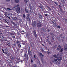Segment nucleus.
<instances>
[{"label": "nucleus", "mask_w": 67, "mask_h": 67, "mask_svg": "<svg viewBox=\"0 0 67 67\" xmlns=\"http://www.w3.org/2000/svg\"><path fill=\"white\" fill-rule=\"evenodd\" d=\"M54 59V60L55 62H57V59Z\"/></svg>", "instance_id": "nucleus-35"}, {"label": "nucleus", "mask_w": 67, "mask_h": 67, "mask_svg": "<svg viewBox=\"0 0 67 67\" xmlns=\"http://www.w3.org/2000/svg\"><path fill=\"white\" fill-rule=\"evenodd\" d=\"M59 58H60V59H59V60H60H60H62L63 58L60 57V56Z\"/></svg>", "instance_id": "nucleus-20"}, {"label": "nucleus", "mask_w": 67, "mask_h": 67, "mask_svg": "<svg viewBox=\"0 0 67 67\" xmlns=\"http://www.w3.org/2000/svg\"><path fill=\"white\" fill-rule=\"evenodd\" d=\"M63 51H64V49L62 48L60 51V52H62Z\"/></svg>", "instance_id": "nucleus-24"}, {"label": "nucleus", "mask_w": 67, "mask_h": 67, "mask_svg": "<svg viewBox=\"0 0 67 67\" xmlns=\"http://www.w3.org/2000/svg\"><path fill=\"white\" fill-rule=\"evenodd\" d=\"M25 2H26V3H27L28 2H29V0H25Z\"/></svg>", "instance_id": "nucleus-29"}, {"label": "nucleus", "mask_w": 67, "mask_h": 67, "mask_svg": "<svg viewBox=\"0 0 67 67\" xmlns=\"http://www.w3.org/2000/svg\"><path fill=\"white\" fill-rule=\"evenodd\" d=\"M57 27H58V28H60V26H58Z\"/></svg>", "instance_id": "nucleus-54"}, {"label": "nucleus", "mask_w": 67, "mask_h": 67, "mask_svg": "<svg viewBox=\"0 0 67 67\" xmlns=\"http://www.w3.org/2000/svg\"><path fill=\"white\" fill-rule=\"evenodd\" d=\"M37 21L39 23H41V20L40 19L39 20H37Z\"/></svg>", "instance_id": "nucleus-25"}, {"label": "nucleus", "mask_w": 67, "mask_h": 67, "mask_svg": "<svg viewBox=\"0 0 67 67\" xmlns=\"http://www.w3.org/2000/svg\"><path fill=\"white\" fill-rule=\"evenodd\" d=\"M38 15L39 18L40 19H43V16L42 15L40 14H38Z\"/></svg>", "instance_id": "nucleus-8"}, {"label": "nucleus", "mask_w": 67, "mask_h": 67, "mask_svg": "<svg viewBox=\"0 0 67 67\" xmlns=\"http://www.w3.org/2000/svg\"><path fill=\"white\" fill-rule=\"evenodd\" d=\"M39 54L40 55V56H42V53L41 52L39 53Z\"/></svg>", "instance_id": "nucleus-23"}, {"label": "nucleus", "mask_w": 67, "mask_h": 67, "mask_svg": "<svg viewBox=\"0 0 67 67\" xmlns=\"http://www.w3.org/2000/svg\"><path fill=\"white\" fill-rule=\"evenodd\" d=\"M54 3H55L56 5H58V4L57 3H56V2H54Z\"/></svg>", "instance_id": "nucleus-32"}, {"label": "nucleus", "mask_w": 67, "mask_h": 67, "mask_svg": "<svg viewBox=\"0 0 67 67\" xmlns=\"http://www.w3.org/2000/svg\"><path fill=\"white\" fill-rule=\"evenodd\" d=\"M45 15V16H47V14H44Z\"/></svg>", "instance_id": "nucleus-62"}, {"label": "nucleus", "mask_w": 67, "mask_h": 67, "mask_svg": "<svg viewBox=\"0 0 67 67\" xmlns=\"http://www.w3.org/2000/svg\"><path fill=\"white\" fill-rule=\"evenodd\" d=\"M52 20H53V21L55 20H54V19H55V18H54V17H52Z\"/></svg>", "instance_id": "nucleus-34"}, {"label": "nucleus", "mask_w": 67, "mask_h": 67, "mask_svg": "<svg viewBox=\"0 0 67 67\" xmlns=\"http://www.w3.org/2000/svg\"><path fill=\"white\" fill-rule=\"evenodd\" d=\"M47 38L48 39H49V36H47Z\"/></svg>", "instance_id": "nucleus-60"}, {"label": "nucleus", "mask_w": 67, "mask_h": 67, "mask_svg": "<svg viewBox=\"0 0 67 67\" xmlns=\"http://www.w3.org/2000/svg\"><path fill=\"white\" fill-rule=\"evenodd\" d=\"M50 34L52 36H53V37H54V36H55V35H54V34L52 33H51Z\"/></svg>", "instance_id": "nucleus-13"}, {"label": "nucleus", "mask_w": 67, "mask_h": 67, "mask_svg": "<svg viewBox=\"0 0 67 67\" xmlns=\"http://www.w3.org/2000/svg\"><path fill=\"white\" fill-rule=\"evenodd\" d=\"M33 60L32 59H31V63H33Z\"/></svg>", "instance_id": "nucleus-43"}, {"label": "nucleus", "mask_w": 67, "mask_h": 67, "mask_svg": "<svg viewBox=\"0 0 67 67\" xmlns=\"http://www.w3.org/2000/svg\"><path fill=\"white\" fill-rule=\"evenodd\" d=\"M12 19H13V20H15V19H14V18H13V17H11Z\"/></svg>", "instance_id": "nucleus-46"}, {"label": "nucleus", "mask_w": 67, "mask_h": 67, "mask_svg": "<svg viewBox=\"0 0 67 67\" xmlns=\"http://www.w3.org/2000/svg\"><path fill=\"white\" fill-rule=\"evenodd\" d=\"M7 9L8 10H11V9H10V8H7Z\"/></svg>", "instance_id": "nucleus-49"}, {"label": "nucleus", "mask_w": 67, "mask_h": 67, "mask_svg": "<svg viewBox=\"0 0 67 67\" xmlns=\"http://www.w3.org/2000/svg\"><path fill=\"white\" fill-rule=\"evenodd\" d=\"M52 62H55V60H54V59H53L52 60Z\"/></svg>", "instance_id": "nucleus-50"}, {"label": "nucleus", "mask_w": 67, "mask_h": 67, "mask_svg": "<svg viewBox=\"0 0 67 67\" xmlns=\"http://www.w3.org/2000/svg\"><path fill=\"white\" fill-rule=\"evenodd\" d=\"M61 1L62 2H63V3H64V2H65V1H64V0H61Z\"/></svg>", "instance_id": "nucleus-31"}, {"label": "nucleus", "mask_w": 67, "mask_h": 67, "mask_svg": "<svg viewBox=\"0 0 67 67\" xmlns=\"http://www.w3.org/2000/svg\"><path fill=\"white\" fill-rule=\"evenodd\" d=\"M65 51H67V48H64Z\"/></svg>", "instance_id": "nucleus-37"}, {"label": "nucleus", "mask_w": 67, "mask_h": 67, "mask_svg": "<svg viewBox=\"0 0 67 67\" xmlns=\"http://www.w3.org/2000/svg\"><path fill=\"white\" fill-rule=\"evenodd\" d=\"M12 37H13V38H15V36H12Z\"/></svg>", "instance_id": "nucleus-58"}, {"label": "nucleus", "mask_w": 67, "mask_h": 67, "mask_svg": "<svg viewBox=\"0 0 67 67\" xmlns=\"http://www.w3.org/2000/svg\"><path fill=\"white\" fill-rule=\"evenodd\" d=\"M41 59L42 61V62H43V59L41 58Z\"/></svg>", "instance_id": "nucleus-64"}, {"label": "nucleus", "mask_w": 67, "mask_h": 67, "mask_svg": "<svg viewBox=\"0 0 67 67\" xmlns=\"http://www.w3.org/2000/svg\"><path fill=\"white\" fill-rule=\"evenodd\" d=\"M5 27H9V26H6Z\"/></svg>", "instance_id": "nucleus-52"}, {"label": "nucleus", "mask_w": 67, "mask_h": 67, "mask_svg": "<svg viewBox=\"0 0 67 67\" xmlns=\"http://www.w3.org/2000/svg\"><path fill=\"white\" fill-rule=\"evenodd\" d=\"M27 18V20L28 21H30V17Z\"/></svg>", "instance_id": "nucleus-21"}, {"label": "nucleus", "mask_w": 67, "mask_h": 67, "mask_svg": "<svg viewBox=\"0 0 67 67\" xmlns=\"http://www.w3.org/2000/svg\"><path fill=\"white\" fill-rule=\"evenodd\" d=\"M64 48H67V44H65Z\"/></svg>", "instance_id": "nucleus-22"}, {"label": "nucleus", "mask_w": 67, "mask_h": 67, "mask_svg": "<svg viewBox=\"0 0 67 67\" xmlns=\"http://www.w3.org/2000/svg\"><path fill=\"white\" fill-rule=\"evenodd\" d=\"M14 19L15 20H17V18H16V17H15L14 18Z\"/></svg>", "instance_id": "nucleus-63"}, {"label": "nucleus", "mask_w": 67, "mask_h": 67, "mask_svg": "<svg viewBox=\"0 0 67 67\" xmlns=\"http://www.w3.org/2000/svg\"><path fill=\"white\" fill-rule=\"evenodd\" d=\"M52 56L53 57H54L55 58H57L58 57H57V55H56V54H54V55H53Z\"/></svg>", "instance_id": "nucleus-12"}, {"label": "nucleus", "mask_w": 67, "mask_h": 67, "mask_svg": "<svg viewBox=\"0 0 67 67\" xmlns=\"http://www.w3.org/2000/svg\"><path fill=\"white\" fill-rule=\"evenodd\" d=\"M16 11L18 14L20 13V8L18 7L16 10Z\"/></svg>", "instance_id": "nucleus-3"}, {"label": "nucleus", "mask_w": 67, "mask_h": 67, "mask_svg": "<svg viewBox=\"0 0 67 67\" xmlns=\"http://www.w3.org/2000/svg\"><path fill=\"white\" fill-rule=\"evenodd\" d=\"M28 14L30 15H31V13H28Z\"/></svg>", "instance_id": "nucleus-42"}, {"label": "nucleus", "mask_w": 67, "mask_h": 67, "mask_svg": "<svg viewBox=\"0 0 67 67\" xmlns=\"http://www.w3.org/2000/svg\"><path fill=\"white\" fill-rule=\"evenodd\" d=\"M11 22H12V23L13 24V23H14L13 22V21H11Z\"/></svg>", "instance_id": "nucleus-61"}, {"label": "nucleus", "mask_w": 67, "mask_h": 67, "mask_svg": "<svg viewBox=\"0 0 67 67\" xmlns=\"http://www.w3.org/2000/svg\"><path fill=\"white\" fill-rule=\"evenodd\" d=\"M19 4L16 5V7H19Z\"/></svg>", "instance_id": "nucleus-48"}, {"label": "nucleus", "mask_w": 67, "mask_h": 67, "mask_svg": "<svg viewBox=\"0 0 67 67\" xmlns=\"http://www.w3.org/2000/svg\"><path fill=\"white\" fill-rule=\"evenodd\" d=\"M15 2L16 3H18V2H19V0H15Z\"/></svg>", "instance_id": "nucleus-15"}, {"label": "nucleus", "mask_w": 67, "mask_h": 67, "mask_svg": "<svg viewBox=\"0 0 67 67\" xmlns=\"http://www.w3.org/2000/svg\"><path fill=\"white\" fill-rule=\"evenodd\" d=\"M52 40H54V38L53 37H52Z\"/></svg>", "instance_id": "nucleus-51"}, {"label": "nucleus", "mask_w": 67, "mask_h": 67, "mask_svg": "<svg viewBox=\"0 0 67 67\" xmlns=\"http://www.w3.org/2000/svg\"><path fill=\"white\" fill-rule=\"evenodd\" d=\"M4 41H7V39H4Z\"/></svg>", "instance_id": "nucleus-47"}, {"label": "nucleus", "mask_w": 67, "mask_h": 67, "mask_svg": "<svg viewBox=\"0 0 67 67\" xmlns=\"http://www.w3.org/2000/svg\"><path fill=\"white\" fill-rule=\"evenodd\" d=\"M2 51L4 53L5 52L4 51V50L3 49H2Z\"/></svg>", "instance_id": "nucleus-41"}, {"label": "nucleus", "mask_w": 67, "mask_h": 67, "mask_svg": "<svg viewBox=\"0 0 67 67\" xmlns=\"http://www.w3.org/2000/svg\"><path fill=\"white\" fill-rule=\"evenodd\" d=\"M28 55H30L31 57H32V54H33V52H32V50L31 49L30 52L29 50V49H28Z\"/></svg>", "instance_id": "nucleus-2"}, {"label": "nucleus", "mask_w": 67, "mask_h": 67, "mask_svg": "<svg viewBox=\"0 0 67 67\" xmlns=\"http://www.w3.org/2000/svg\"><path fill=\"white\" fill-rule=\"evenodd\" d=\"M47 54H50V52H49L47 51Z\"/></svg>", "instance_id": "nucleus-40"}, {"label": "nucleus", "mask_w": 67, "mask_h": 67, "mask_svg": "<svg viewBox=\"0 0 67 67\" xmlns=\"http://www.w3.org/2000/svg\"><path fill=\"white\" fill-rule=\"evenodd\" d=\"M4 54H7L8 53V52H4Z\"/></svg>", "instance_id": "nucleus-56"}, {"label": "nucleus", "mask_w": 67, "mask_h": 67, "mask_svg": "<svg viewBox=\"0 0 67 67\" xmlns=\"http://www.w3.org/2000/svg\"><path fill=\"white\" fill-rule=\"evenodd\" d=\"M42 24L37 23V26L38 28H39V27H42Z\"/></svg>", "instance_id": "nucleus-6"}, {"label": "nucleus", "mask_w": 67, "mask_h": 67, "mask_svg": "<svg viewBox=\"0 0 67 67\" xmlns=\"http://www.w3.org/2000/svg\"><path fill=\"white\" fill-rule=\"evenodd\" d=\"M27 18H30L29 17V15L28 14L27 15Z\"/></svg>", "instance_id": "nucleus-30"}, {"label": "nucleus", "mask_w": 67, "mask_h": 67, "mask_svg": "<svg viewBox=\"0 0 67 67\" xmlns=\"http://www.w3.org/2000/svg\"><path fill=\"white\" fill-rule=\"evenodd\" d=\"M7 43H8V44H10V42L8 41L7 42Z\"/></svg>", "instance_id": "nucleus-55"}, {"label": "nucleus", "mask_w": 67, "mask_h": 67, "mask_svg": "<svg viewBox=\"0 0 67 67\" xmlns=\"http://www.w3.org/2000/svg\"><path fill=\"white\" fill-rule=\"evenodd\" d=\"M25 12L26 13H28V10H27V9L26 8H25Z\"/></svg>", "instance_id": "nucleus-14"}, {"label": "nucleus", "mask_w": 67, "mask_h": 67, "mask_svg": "<svg viewBox=\"0 0 67 67\" xmlns=\"http://www.w3.org/2000/svg\"><path fill=\"white\" fill-rule=\"evenodd\" d=\"M34 60H36V62H38L39 61V60H38V58L37 57H36L35 59Z\"/></svg>", "instance_id": "nucleus-9"}, {"label": "nucleus", "mask_w": 67, "mask_h": 67, "mask_svg": "<svg viewBox=\"0 0 67 67\" xmlns=\"http://www.w3.org/2000/svg\"><path fill=\"white\" fill-rule=\"evenodd\" d=\"M24 57H25L26 56V54L25 53L24 54Z\"/></svg>", "instance_id": "nucleus-53"}, {"label": "nucleus", "mask_w": 67, "mask_h": 67, "mask_svg": "<svg viewBox=\"0 0 67 67\" xmlns=\"http://www.w3.org/2000/svg\"><path fill=\"white\" fill-rule=\"evenodd\" d=\"M29 7L30 9V12L32 14H33L34 12H33V10H32V7H31V5H29Z\"/></svg>", "instance_id": "nucleus-4"}, {"label": "nucleus", "mask_w": 67, "mask_h": 67, "mask_svg": "<svg viewBox=\"0 0 67 67\" xmlns=\"http://www.w3.org/2000/svg\"><path fill=\"white\" fill-rule=\"evenodd\" d=\"M37 65L36 64H35L33 65V66L32 67H37Z\"/></svg>", "instance_id": "nucleus-17"}, {"label": "nucleus", "mask_w": 67, "mask_h": 67, "mask_svg": "<svg viewBox=\"0 0 67 67\" xmlns=\"http://www.w3.org/2000/svg\"><path fill=\"white\" fill-rule=\"evenodd\" d=\"M41 30L42 31H43V32H46V29L43 28L41 29Z\"/></svg>", "instance_id": "nucleus-11"}, {"label": "nucleus", "mask_w": 67, "mask_h": 67, "mask_svg": "<svg viewBox=\"0 0 67 67\" xmlns=\"http://www.w3.org/2000/svg\"><path fill=\"white\" fill-rule=\"evenodd\" d=\"M40 8L41 9H43V7L42 5L40 4V6H39Z\"/></svg>", "instance_id": "nucleus-16"}, {"label": "nucleus", "mask_w": 67, "mask_h": 67, "mask_svg": "<svg viewBox=\"0 0 67 67\" xmlns=\"http://www.w3.org/2000/svg\"><path fill=\"white\" fill-rule=\"evenodd\" d=\"M58 7H59L61 12H63V10H62V7H61V6H60V5H58Z\"/></svg>", "instance_id": "nucleus-10"}, {"label": "nucleus", "mask_w": 67, "mask_h": 67, "mask_svg": "<svg viewBox=\"0 0 67 67\" xmlns=\"http://www.w3.org/2000/svg\"><path fill=\"white\" fill-rule=\"evenodd\" d=\"M8 65L10 66V67L11 66V64L10 63H9Z\"/></svg>", "instance_id": "nucleus-44"}, {"label": "nucleus", "mask_w": 67, "mask_h": 67, "mask_svg": "<svg viewBox=\"0 0 67 67\" xmlns=\"http://www.w3.org/2000/svg\"><path fill=\"white\" fill-rule=\"evenodd\" d=\"M34 34V36H35L36 38H37V34L36 33V31L35 30L33 31Z\"/></svg>", "instance_id": "nucleus-7"}, {"label": "nucleus", "mask_w": 67, "mask_h": 67, "mask_svg": "<svg viewBox=\"0 0 67 67\" xmlns=\"http://www.w3.org/2000/svg\"><path fill=\"white\" fill-rule=\"evenodd\" d=\"M37 23L36 21H32V26L34 27H36V26Z\"/></svg>", "instance_id": "nucleus-1"}, {"label": "nucleus", "mask_w": 67, "mask_h": 67, "mask_svg": "<svg viewBox=\"0 0 67 67\" xmlns=\"http://www.w3.org/2000/svg\"><path fill=\"white\" fill-rule=\"evenodd\" d=\"M62 47L60 46V44L58 45V46L57 48V50L58 51H60L61 49V48Z\"/></svg>", "instance_id": "nucleus-5"}, {"label": "nucleus", "mask_w": 67, "mask_h": 67, "mask_svg": "<svg viewBox=\"0 0 67 67\" xmlns=\"http://www.w3.org/2000/svg\"><path fill=\"white\" fill-rule=\"evenodd\" d=\"M20 45V43H19L18 44V46H19Z\"/></svg>", "instance_id": "nucleus-57"}, {"label": "nucleus", "mask_w": 67, "mask_h": 67, "mask_svg": "<svg viewBox=\"0 0 67 67\" xmlns=\"http://www.w3.org/2000/svg\"><path fill=\"white\" fill-rule=\"evenodd\" d=\"M4 20L6 22L5 23L8 24H9V21H7V20L5 19V20Z\"/></svg>", "instance_id": "nucleus-18"}, {"label": "nucleus", "mask_w": 67, "mask_h": 67, "mask_svg": "<svg viewBox=\"0 0 67 67\" xmlns=\"http://www.w3.org/2000/svg\"><path fill=\"white\" fill-rule=\"evenodd\" d=\"M23 17H24V18H25V14H23Z\"/></svg>", "instance_id": "nucleus-33"}, {"label": "nucleus", "mask_w": 67, "mask_h": 67, "mask_svg": "<svg viewBox=\"0 0 67 67\" xmlns=\"http://www.w3.org/2000/svg\"><path fill=\"white\" fill-rule=\"evenodd\" d=\"M10 58L12 60H13V57L12 56L10 57Z\"/></svg>", "instance_id": "nucleus-36"}, {"label": "nucleus", "mask_w": 67, "mask_h": 67, "mask_svg": "<svg viewBox=\"0 0 67 67\" xmlns=\"http://www.w3.org/2000/svg\"><path fill=\"white\" fill-rule=\"evenodd\" d=\"M48 8V9H49V10H50V11H52V10H51V8H50V7H49L48 6L47 7Z\"/></svg>", "instance_id": "nucleus-28"}, {"label": "nucleus", "mask_w": 67, "mask_h": 67, "mask_svg": "<svg viewBox=\"0 0 67 67\" xmlns=\"http://www.w3.org/2000/svg\"><path fill=\"white\" fill-rule=\"evenodd\" d=\"M41 52H42V53H44V50L43 48H41Z\"/></svg>", "instance_id": "nucleus-19"}, {"label": "nucleus", "mask_w": 67, "mask_h": 67, "mask_svg": "<svg viewBox=\"0 0 67 67\" xmlns=\"http://www.w3.org/2000/svg\"><path fill=\"white\" fill-rule=\"evenodd\" d=\"M10 60V62H8L9 63H12V61H11V60Z\"/></svg>", "instance_id": "nucleus-39"}, {"label": "nucleus", "mask_w": 67, "mask_h": 67, "mask_svg": "<svg viewBox=\"0 0 67 67\" xmlns=\"http://www.w3.org/2000/svg\"><path fill=\"white\" fill-rule=\"evenodd\" d=\"M48 42L50 44H51V42L50 41H48Z\"/></svg>", "instance_id": "nucleus-38"}, {"label": "nucleus", "mask_w": 67, "mask_h": 67, "mask_svg": "<svg viewBox=\"0 0 67 67\" xmlns=\"http://www.w3.org/2000/svg\"><path fill=\"white\" fill-rule=\"evenodd\" d=\"M0 38H4V37L1 35L0 36Z\"/></svg>", "instance_id": "nucleus-26"}, {"label": "nucleus", "mask_w": 67, "mask_h": 67, "mask_svg": "<svg viewBox=\"0 0 67 67\" xmlns=\"http://www.w3.org/2000/svg\"><path fill=\"white\" fill-rule=\"evenodd\" d=\"M5 52H7V51H8V49H5Z\"/></svg>", "instance_id": "nucleus-45"}, {"label": "nucleus", "mask_w": 67, "mask_h": 67, "mask_svg": "<svg viewBox=\"0 0 67 67\" xmlns=\"http://www.w3.org/2000/svg\"><path fill=\"white\" fill-rule=\"evenodd\" d=\"M52 23H54V24H56V23L55 21H52Z\"/></svg>", "instance_id": "nucleus-27"}, {"label": "nucleus", "mask_w": 67, "mask_h": 67, "mask_svg": "<svg viewBox=\"0 0 67 67\" xmlns=\"http://www.w3.org/2000/svg\"><path fill=\"white\" fill-rule=\"evenodd\" d=\"M7 54L8 55V56H9V55H10L8 53H7Z\"/></svg>", "instance_id": "nucleus-59"}]
</instances>
